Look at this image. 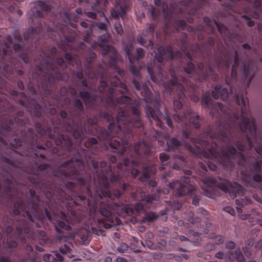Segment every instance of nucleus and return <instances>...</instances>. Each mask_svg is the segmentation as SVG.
I'll return each mask as SVG.
<instances>
[{
	"mask_svg": "<svg viewBox=\"0 0 262 262\" xmlns=\"http://www.w3.org/2000/svg\"><path fill=\"white\" fill-rule=\"evenodd\" d=\"M158 53L155 55V59L159 62H162L164 59V56H167L168 59H172L173 55V48L171 46L169 45L166 48L164 47H160L158 49Z\"/></svg>",
	"mask_w": 262,
	"mask_h": 262,
	"instance_id": "nucleus-25",
	"label": "nucleus"
},
{
	"mask_svg": "<svg viewBox=\"0 0 262 262\" xmlns=\"http://www.w3.org/2000/svg\"><path fill=\"white\" fill-rule=\"evenodd\" d=\"M77 126V128L74 129V126L71 123L67 122L63 123V128L67 132L72 133V136L75 139L81 140L84 138V133L86 132L85 126V125H79L78 123Z\"/></svg>",
	"mask_w": 262,
	"mask_h": 262,
	"instance_id": "nucleus-22",
	"label": "nucleus"
},
{
	"mask_svg": "<svg viewBox=\"0 0 262 262\" xmlns=\"http://www.w3.org/2000/svg\"><path fill=\"white\" fill-rule=\"evenodd\" d=\"M135 210L129 205L121 203V204L116 203H111V201L107 202V204H102L100 208V214L102 217L97 219L96 226L100 228L104 227L106 229L110 228L114 225L113 213H116L120 215L125 214L128 215H132L134 214Z\"/></svg>",
	"mask_w": 262,
	"mask_h": 262,
	"instance_id": "nucleus-11",
	"label": "nucleus"
},
{
	"mask_svg": "<svg viewBox=\"0 0 262 262\" xmlns=\"http://www.w3.org/2000/svg\"><path fill=\"white\" fill-rule=\"evenodd\" d=\"M203 181L205 185L203 188L204 194L211 199L220 195L219 189L228 193L232 199L237 195L242 196L244 194V187L237 182L232 183L228 180H224L222 182H219L215 179L209 177L204 178Z\"/></svg>",
	"mask_w": 262,
	"mask_h": 262,
	"instance_id": "nucleus-10",
	"label": "nucleus"
},
{
	"mask_svg": "<svg viewBox=\"0 0 262 262\" xmlns=\"http://www.w3.org/2000/svg\"><path fill=\"white\" fill-rule=\"evenodd\" d=\"M76 235L79 237L81 242L83 244H87L89 242V232L85 229H80L76 233Z\"/></svg>",
	"mask_w": 262,
	"mask_h": 262,
	"instance_id": "nucleus-44",
	"label": "nucleus"
},
{
	"mask_svg": "<svg viewBox=\"0 0 262 262\" xmlns=\"http://www.w3.org/2000/svg\"><path fill=\"white\" fill-rule=\"evenodd\" d=\"M180 48L182 51H185L187 49L188 36L186 33H184L180 39Z\"/></svg>",
	"mask_w": 262,
	"mask_h": 262,
	"instance_id": "nucleus-52",
	"label": "nucleus"
},
{
	"mask_svg": "<svg viewBox=\"0 0 262 262\" xmlns=\"http://www.w3.org/2000/svg\"><path fill=\"white\" fill-rule=\"evenodd\" d=\"M204 27L202 25H199L196 26L195 28H193L192 27H188V30L193 32L194 33H196L199 32H202L204 30Z\"/></svg>",
	"mask_w": 262,
	"mask_h": 262,
	"instance_id": "nucleus-63",
	"label": "nucleus"
},
{
	"mask_svg": "<svg viewBox=\"0 0 262 262\" xmlns=\"http://www.w3.org/2000/svg\"><path fill=\"white\" fill-rule=\"evenodd\" d=\"M79 96L83 100L86 105H93L95 102V98L91 96L90 93L88 91H80Z\"/></svg>",
	"mask_w": 262,
	"mask_h": 262,
	"instance_id": "nucleus-40",
	"label": "nucleus"
},
{
	"mask_svg": "<svg viewBox=\"0 0 262 262\" xmlns=\"http://www.w3.org/2000/svg\"><path fill=\"white\" fill-rule=\"evenodd\" d=\"M261 165L262 161L260 160L250 164L245 170L241 171L242 179L246 185L250 186L253 182H260L262 181Z\"/></svg>",
	"mask_w": 262,
	"mask_h": 262,
	"instance_id": "nucleus-16",
	"label": "nucleus"
},
{
	"mask_svg": "<svg viewBox=\"0 0 262 262\" xmlns=\"http://www.w3.org/2000/svg\"><path fill=\"white\" fill-rule=\"evenodd\" d=\"M239 64V58L237 51H235L234 55V63L231 69V77L227 76L225 79V82L227 85H230L231 80H236L237 77V70Z\"/></svg>",
	"mask_w": 262,
	"mask_h": 262,
	"instance_id": "nucleus-29",
	"label": "nucleus"
},
{
	"mask_svg": "<svg viewBox=\"0 0 262 262\" xmlns=\"http://www.w3.org/2000/svg\"><path fill=\"white\" fill-rule=\"evenodd\" d=\"M98 122V119L97 117H94L93 118H89L86 120V123L89 126H93L96 125Z\"/></svg>",
	"mask_w": 262,
	"mask_h": 262,
	"instance_id": "nucleus-62",
	"label": "nucleus"
},
{
	"mask_svg": "<svg viewBox=\"0 0 262 262\" xmlns=\"http://www.w3.org/2000/svg\"><path fill=\"white\" fill-rule=\"evenodd\" d=\"M154 4L156 6L161 7L162 8L164 19L166 20H168L169 16L170 15L169 13L174 8H172V6H171L170 9H169L167 3L163 0H154Z\"/></svg>",
	"mask_w": 262,
	"mask_h": 262,
	"instance_id": "nucleus-33",
	"label": "nucleus"
},
{
	"mask_svg": "<svg viewBox=\"0 0 262 262\" xmlns=\"http://www.w3.org/2000/svg\"><path fill=\"white\" fill-rule=\"evenodd\" d=\"M147 70L150 77L151 80L154 82H157L159 80L158 78L156 75H155L152 69L148 66Z\"/></svg>",
	"mask_w": 262,
	"mask_h": 262,
	"instance_id": "nucleus-61",
	"label": "nucleus"
},
{
	"mask_svg": "<svg viewBox=\"0 0 262 262\" xmlns=\"http://www.w3.org/2000/svg\"><path fill=\"white\" fill-rule=\"evenodd\" d=\"M207 0H182L180 5L185 7V10H183L182 8H174L171 10L169 13L168 20H165L166 24L164 26V31L165 33L168 34L169 33V28L171 25L175 26L174 28L177 31H179L177 27L184 30L186 26V23L184 19L173 20L171 16L173 13L177 12L179 11V13L181 14L187 12L189 15H194L196 11L202 8L203 6L207 5Z\"/></svg>",
	"mask_w": 262,
	"mask_h": 262,
	"instance_id": "nucleus-12",
	"label": "nucleus"
},
{
	"mask_svg": "<svg viewBox=\"0 0 262 262\" xmlns=\"http://www.w3.org/2000/svg\"><path fill=\"white\" fill-rule=\"evenodd\" d=\"M169 159V156L168 154L165 152H162L160 154V159L163 163V165L159 167L160 171L163 170L165 169L164 165H166V163L165 162H167Z\"/></svg>",
	"mask_w": 262,
	"mask_h": 262,
	"instance_id": "nucleus-55",
	"label": "nucleus"
},
{
	"mask_svg": "<svg viewBox=\"0 0 262 262\" xmlns=\"http://www.w3.org/2000/svg\"><path fill=\"white\" fill-rule=\"evenodd\" d=\"M75 161L78 164V169L74 166V160L73 159L66 161L54 171L55 176L58 178H69L76 180L78 183L85 187L86 194L91 199V206L90 207V212L95 213L97 211L100 213V208L103 204H107V202L112 201V194L117 198H120L124 192L129 189L130 185L128 183H123L121 186V190L114 189L110 196L101 194L100 199L95 198V191L92 193L91 190L90 183L92 181V176L85 167L83 161V158L80 156L75 159ZM109 191L111 192L110 190Z\"/></svg>",
	"mask_w": 262,
	"mask_h": 262,
	"instance_id": "nucleus-4",
	"label": "nucleus"
},
{
	"mask_svg": "<svg viewBox=\"0 0 262 262\" xmlns=\"http://www.w3.org/2000/svg\"><path fill=\"white\" fill-rule=\"evenodd\" d=\"M228 259L230 262L236 260L237 262H245L244 258L239 248H237L234 252H229L228 253Z\"/></svg>",
	"mask_w": 262,
	"mask_h": 262,
	"instance_id": "nucleus-34",
	"label": "nucleus"
},
{
	"mask_svg": "<svg viewBox=\"0 0 262 262\" xmlns=\"http://www.w3.org/2000/svg\"><path fill=\"white\" fill-rule=\"evenodd\" d=\"M58 139L55 140V144L57 146L60 145L62 141L64 142V146L65 148L68 151H72L73 149V142L70 137H66L63 134H60Z\"/></svg>",
	"mask_w": 262,
	"mask_h": 262,
	"instance_id": "nucleus-32",
	"label": "nucleus"
},
{
	"mask_svg": "<svg viewBox=\"0 0 262 262\" xmlns=\"http://www.w3.org/2000/svg\"><path fill=\"white\" fill-rule=\"evenodd\" d=\"M18 218L16 220L15 235L12 233L13 228L11 226H7L5 228L4 232L7 237L10 238L7 242L14 240L17 242L16 241H18L23 244L27 242L26 237H27L28 241L31 243H33L34 242H38L41 245H47L49 243L50 240L47 237L44 231L37 229L35 232H31V224H36V222H31L30 221L29 222L26 220L25 214L19 216Z\"/></svg>",
	"mask_w": 262,
	"mask_h": 262,
	"instance_id": "nucleus-7",
	"label": "nucleus"
},
{
	"mask_svg": "<svg viewBox=\"0 0 262 262\" xmlns=\"http://www.w3.org/2000/svg\"><path fill=\"white\" fill-rule=\"evenodd\" d=\"M167 148L166 150L167 151H174L179 149L182 145V143L176 138L173 137L167 139Z\"/></svg>",
	"mask_w": 262,
	"mask_h": 262,
	"instance_id": "nucleus-35",
	"label": "nucleus"
},
{
	"mask_svg": "<svg viewBox=\"0 0 262 262\" xmlns=\"http://www.w3.org/2000/svg\"><path fill=\"white\" fill-rule=\"evenodd\" d=\"M35 4L36 6L40 8L43 11L46 12L50 11L51 9L50 5L46 4L42 1H37L35 2Z\"/></svg>",
	"mask_w": 262,
	"mask_h": 262,
	"instance_id": "nucleus-56",
	"label": "nucleus"
},
{
	"mask_svg": "<svg viewBox=\"0 0 262 262\" xmlns=\"http://www.w3.org/2000/svg\"><path fill=\"white\" fill-rule=\"evenodd\" d=\"M162 191H163L162 189H159L157 190L158 194L161 193ZM139 195L140 199L139 201L136 202L134 205V210L138 213L143 211L144 209V205L141 202H145L147 204H151L153 201H157L159 199V194L146 195V193L143 191H140Z\"/></svg>",
	"mask_w": 262,
	"mask_h": 262,
	"instance_id": "nucleus-19",
	"label": "nucleus"
},
{
	"mask_svg": "<svg viewBox=\"0 0 262 262\" xmlns=\"http://www.w3.org/2000/svg\"><path fill=\"white\" fill-rule=\"evenodd\" d=\"M195 64L190 61H188L183 67V70L185 73L189 75H192L194 74H195Z\"/></svg>",
	"mask_w": 262,
	"mask_h": 262,
	"instance_id": "nucleus-47",
	"label": "nucleus"
},
{
	"mask_svg": "<svg viewBox=\"0 0 262 262\" xmlns=\"http://www.w3.org/2000/svg\"><path fill=\"white\" fill-rule=\"evenodd\" d=\"M92 163L98 181V184H95V198L96 199L101 198V194L110 196L111 195L109 191L110 184L106 175L102 170L99 171L98 162L93 161Z\"/></svg>",
	"mask_w": 262,
	"mask_h": 262,
	"instance_id": "nucleus-15",
	"label": "nucleus"
},
{
	"mask_svg": "<svg viewBox=\"0 0 262 262\" xmlns=\"http://www.w3.org/2000/svg\"><path fill=\"white\" fill-rule=\"evenodd\" d=\"M252 203V200L247 197H244L239 199L235 200V204L237 205L236 209L238 213H242V209L241 207H243L245 206L250 204Z\"/></svg>",
	"mask_w": 262,
	"mask_h": 262,
	"instance_id": "nucleus-42",
	"label": "nucleus"
},
{
	"mask_svg": "<svg viewBox=\"0 0 262 262\" xmlns=\"http://www.w3.org/2000/svg\"><path fill=\"white\" fill-rule=\"evenodd\" d=\"M96 57V53L93 52L91 54L90 56L85 58V61L84 63V66L86 70H91L93 69L92 63L94 59H95Z\"/></svg>",
	"mask_w": 262,
	"mask_h": 262,
	"instance_id": "nucleus-51",
	"label": "nucleus"
},
{
	"mask_svg": "<svg viewBox=\"0 0 262 262\" xmlns=\"http://www.w3.org/2000/svg\"><path fill=\"white\" fill-rule=\"evenodd\" d=\"M97 3H99V2L97 1L96 3L94 4L92 6V10L91 12H84V15L88 17L89 18L92 19H95L97 16V13L99 12V10L97 8Z\"/></svg>",
	"mask_w": 262,
	"mask_h": 262,
	"instance_id": "nucleus-49",
	"label": "nucleus"
},
{
	"mask_svg": "<svg viewBox=\"0 0 262 262\" xmlns=\"http://www.w3.org/2000/svg\"><path fill=\"white\" fill-rule=\"evenodd\" d=\"M215 61L216 62V66L217 68H219L221 66L222 62H223L225 68L228 69L231 63L230 57L228 54L227 53H225L224 55V57L223 58H220L219 59H216Z\"/></svg>",
	"mask_w": 262,
	"mask_h": 262,
	"instance_id": "nucleus-46",
	"label": "nucleus"
},
{
	"mask_svg": "<svg viewBox=\"0 0 262 262\" xmlns=\"http://www.w3.org/2000/svg\"><path fill=\"white\" fill-rule=\"evenodd\" d=\"M31 199L24 202L22 199L15 202L13 205V214L15 215H19L20 212H24L28 220L31 222H36L35 225L40 227L43 225L45 220L47 218L53 223L59 221L58 211H51V207L48 204L44 207V211L40 208V201L39 196L36 195L33 189H30Z\"/></svg>",
	"mask_w": 262,
	"mask_h": 262,
	"instance_id": "nucleus-6",
	"label": "nucleus"
},
{
	"mask_svg": "<svg viewBox=\"0 0 262 262\" xmlns=\"http://www.w3.org/2000/svg\"><path fill=\"white\" fill-rule=\"evenodd\" d=\"M72 14L71 12L66 9H63L60 12V15L63 18V27L60 28V31L62 34L65 33L64 27L70 26L73 28H76V25L71 22V19L72 18Z\"/></svg>",
	"mask_w": 262,
	"mask_h": 262,
	"instance_id": "nucleus-30",
	"label": "nucleus"
},
{
	"mask_svg": "<svg viewBox=\"0 0 262 262\" xmlns=\"http://www.w3.org/2000/svg\"><path fill=\"white\" fill-rule=\"evenodd\" d=\"M190 183V178L189 177H182L180 180L169 183L168 186L170 189L174 190L176 196L190 195L192 198V204L198 206L199 204L200 199L194 194V187Z\"/></svg>",
	"mask_w": 262,
	"mask_h": 262,
	"instance_id": "nucleus-14",
	"label": "nucleus"
},
{
	"mask_svg": "<svg viewBox=\"0 0 262 262\" xmlns=\"http://www.w3.org/2000/svg\"><path fill=\"white\" fill-rule=\"evenodd\" d=\"M43 258L45 262H62L63 260V257L58 253H56L54 255L46 254Z\"/></svg>",
	"mask_w": 262,
	"mask_h": 262,
	"instance_id": "nucleus-41",
	"label": "nucleus"
},
{
	"mask_svg": "<svg viewBox=\"0 0 262 262\" xmlns=\"http://www.w3.org/2000/svg\"><path fill=\"white\" fill-rule=\"evenodd\" d=\"M23 141L19 138H15L12 143H11V145L15 148H17L22 145Z\"/></svg>",
	"mask_w": 262,
	"mask_h": 262,
	"instance_id": "nucleus-64",
	"label": "nucleus"
},
{
	"mask_svg": "<svg viewBox=\"0 0 262 262\" xmlns=\"http://www.w3.org/2000/svg\"><path fill=\"white\" fill-rule=\"evenodd\" d=\"M27 255L26 256L24 262H36V253L33 251V248L31 245L28 244L26 248Z\"/></svg>",
	"mask_w": 262,
	"mask_h": 262,
	"instance_id": "nucleus-37",
	"label": "nucleus"
},
{
	"mask_svg": "<svg viewBox=\"0 0 262 262\" xmlns=\"http://www.w3.org/2000/svg\"><path fill=\"white\" fill-rule=\"evenodd\" d=\"M105 101L108 104L117 107L120 104H129L130 102V97L127 96H122L114 98L113 95H108L106 97Z\"/></svg>",
	"mask_w": 262,
	"mask_h": 262,
	"instance_id": "nucleus-27",
	"label": "nucleus"
},
{
	"mask_svg": "<svg viewBox=\"0 0 262 262\" xmlns=\"http://www.w3.org/2000/svg\"><path fill=\"white\" fill-rule=\"evenodd\" d=\"M159 217V215L155 212H150L145 214L142 220L144 223H151L158 219Z\"/></svg>",
	"mask_w": 262,
	"mask_h": 262,
	"instance_id": "nucleus-48",
	"label": "nucleus"
},
{
	"mask_svg": "<svg viewBox=\"0 0 262 262\" xmlns=\"http://www.w3.org/2000/svg\"><path fill=\"white\" fill-rule=\"evenodd\" d=\"M107 169L111 172V176L110 178V182L112 183H117L121 185L122 181V174H121L120 172L119 171L118 173H115L112 171V166H108Z\"/></svg>",
	"mask_w": 262,
	"mask_h": 262,
	"instance_id": "nucleus-39",
	"label": "nucleus"
},
{
	"mask_svg": "<svg viewBox=\"0 0 262 262\" xmlns=\"http://www.w3.org/2000/svg\"><path fill=\"white\" fill-rule=\"evenodd\" d=\"M73 248V245L72 243L66 242L63 246H61L59 248V251L61 253L64 254H71L72 252V248Z\"/></svg>",
	"mask_w": 262,
	"mask_h": 262,
	"instance_id": "nucleus-50",
	"label": "nucleus"
},
{
	"mask_svg": "<svg viewBox=\"0 0 262 262\" xmlns=\"http://www.w3.org/2000/svg\"><path fill=\"white\" fill-rule=\"evenodd\" d=\"M187 221L193 226L199 227L201 224V220L199 217H194V213L189 211L187 215Z\"/></svg>",
	"mask_w": 262,
	"mask_h": 262,
	"instance_id": "nucleus-45",
	"label": "nucleus"
},
{
	"mask_svg": "<svg viewBox=\"0 0 262 262\" xmlns=\"http://www.w3.org/2000/svg\"><path fill=\"white\" fill-rule=\"evenodd\" d=\"M133 83L136 90L140 91L147 102L146 105V114L148 119L151 121L154 120L157 124H161L160 117L162 115L158 108H153L149 104L152 101V93L147 85L145 83H140L136 79H133Z\"/></svg>",
	"mask_w": 262,
	"mask_h": 262,
	"instance_id": "nucleus-13",
	"label": "nucleus"
},
{
	"mask_svg": "<svg viewBox=\"0 0 262 262\" xmlns=\"http://www.w3.org/2000/svg\"><path fill=\"white\" fill-rule=\"evenodd\" d=\"M12 190V185H6L3 189V191L8 196V200H10L13 198V195L11 193Z\"/></svg>",
	"mask_w": 262,
	"mask_h": 262,
	"instance_id": "nucleus-60",
	"label": "nucleus"
},
{
	"mask_svg": "<svg viewBox=\"0 0 262 262\" xmlns=\"http://www.w3.org/2000/svg\"><path fill=\"white\" fill-rule=\"evenodd\" d=\"M98 74L101 76V78L100 81V85L98 87V90L100 93H102L105 91L109 82L112 86L114 87L119 86L121 89L119 90L120 94L123 95L128 93V89L127 85L125 83L120 82V79L117 77V74L113 75V79H112L111 76L103 71L99 72Z\"/></svg>",
	"mask_w": 262,
	"mask_h": 262,
	"instance_id": "nucleus-18",
	"label": "nucleus"
},
{
	"mask_svg": "<svg viewBox=\"0 0 262 262\" xmlns=\"http://www.w3.org/2000/svg\"><path fill=\"white\" fill-rule=\"evenodd\" d=\"M109 39L110 35L108 34L101 36L98 39L97 41H95L92 44L91 48L93 49H96L98 46L101 48H106L103 54H107L111 50V47L107 44Z\"/></svg>",
	"mask_w": 262,
	"mask_h": 262,
	"instance_id": "nucleus-28",
	"label": "nucleus"
},
{
	"mask_svg": "<svg viewBox=\"0 0 262 262\" xmlns=\"http://www.w3.org/2000/svg\"><path fill=\"white\" fill-rule=\"evenodd\" d=\"M8 122L10 125H12L14 123L18 126H24L25 125V121L17 117H15L13 119H9Z\"/></svg>",
	"mask_w": 262,
	"mask_h": 262,
	"instance_id": "nucleus-54",
	"label": "nucleus"
},
{
	"mask_svg": "<svg viewBox=\"0 0 262 262\" xmlns=\"http://www.w3.org/2000/svg\"><path fill=\"white\" fill-rule=\"evenodd\" d=\"M17 246V243L14 240H10L6 242V249L5 255H0V262H12V255L14 250L12 248H15Z\"/></svg>",
	"mask_w": 262,
	"mask_h": 262,
	"instance_id": "nucleus-26",
	"label": "nucleus"
},
{
	"mask_svg": "<svg viewBox=\"0 0 262 262\" xmlns=\"http://www.w3.org/2000/svg\"><path fill=\"white\" fill-rule=\"evenodd\" d=\"M133 48V46L132 44L130 43H127L125 45L124 48V50L130 63V71L132 74L135 76L136 77L139 78L140 77V69L136 68L133 64L135 62V58L131 52Z\"/></svg>",
	"mask_w": 262,
	"mask_h": 262,
	"instance_id": "nucleus-23",
	"label": "nucleus"
},
{
	"mask_svg": "<svg viewBox=\"0 0 262 262\" xmlns=\"http://www.w3.org/2000/svg\"><path fill=\"white\" fill-rule=\"evenodd\" d=\"M145 56L144 51L141 48H137L136 49V55L134 57L135 61L136 60L139 61V60L143 58Z\"/></svg>",
	"mask_w": 262,
	"mask_h": 262,
	"instance_id": "nucleus-57",
	"label": "nucleus"
},
{
	"mask_svg": "<svg viewBox=\"0 0 262 262\" xmlns=\"http://www.w3.org/2000/svg\"><path fill=\"white\" fill-rule=\"evenodd\" d=\"M130 5V0H115V8H112L111 10L112 17L115 19L119 16L122 17Z\"/></svg>",
	"mask_w": 262,
	"mask_h": 262,
	"instance_id": "nucleus-21",
	"label": "nucleus"
},
{
	"mask_svg": "<svg viewBox=\"0 0 262 262\" xmlns=\"http://www.w3.org/2000/svg\"><path fill=\"white\" fill-rule=\"evenodd\" d=\"M73 105L74 107L78 108V110L82 113L84 112V109L81 101L79 99H75L73 102Z\"/></svg>",
	"mask_w": 262,
	"mask_h": 262,
	"instance_id": "nucleus-58",
	"label": "nucleus"
},
{
	"mask_svg": "<svg viewBox=\"0 0 262 262\" xmlns=\"http://www.w3.org/2000/svg\"><path fill=\"white\" fill-rule=\"evenodd\" d=\"M115 52L114 51V55L109 59L108 66L112 69L116 70L119 75L122 76L123 71L117 65V56Z\"/></svg>",
	"mask_w": 262,
	"mask_h": 262,
	"instance_id": "nucleus-38",
	"label": "nucleus"
},
{
	"mask_svg": "<svg viewBox=\"0 0 262 262\" xmlns=\"http://www.w3.org/2000/svg\"><path fill=\"white\" fill-rule=\"evenodd\" d=\"M198 71L195 72V76L197 80L199 82H203L208 79L209 75L212 74V78L216 80L218 78V75L216 74H213V70L211 65L209 64L205 70H204V64L200 62L197 64Z\"/></svg>",
	"mask_w": 262,
	"mask_h": 262,
	"instance_id": "nucleus-20",
	"label": "nucleus"
},
{
	"mask_svg": "<svg viewBox=\"0 0 262 262\" xmlns=\"http://www.w3.org/2000/svg\"><path fill=\"white\" fill-rule=\"evenodd\" d=\"M212 97L217 99L219 97L223 100H225L228 97V91L226 88H222L221 85H216L211 91Z\"/></svg>",
	"mask_w": 262,
	"mask_h": 262,
	"instance_id": "nucleus-31",
	"label": "nucleus"
},
{
	"mask_svg": "<svg viewBox=\"0 0 262 262\" xmlns=\"http://www.w3.org/2000/svg\"><path fill=\"white\" fill-rule=\"evenodd\" d=\"M171 79L164 83L166 91L171 94L176 90L177 92V98L178 100L173 101V106L176 114L173 115L175 122L178 123L183 128V141L186 144V148L196 157H204L208 159L206 162L207 167L212 171H215L217 166L209 160L216 161L224 168L231 170L233 167L232 157L237 154L236 148L232 145H228L227 149L217 150L216 142H209V139H215L218 141L230 143L237 131H231L236 126V120L238 114L235 113L231 117L229 123L225 126L220 127L219 131L211 132V127L208 126L206 131L202 135L197 138L191 137L192 128H200V117L195 115L190 108L187 107L183 112V115L179 114L177 111L183 108V99L187 95L194 102L199 101L200 98L197 94L198 87L186 78H178L173 72L170 73Z\"/></svg>",
	"mask_w": 262,
	"mask_h": 262,
	"instance_id": "nucleus-1",
	"label": "nucleus"
},
{
	"mask_svg": "<svg viewBox=\"0 0 262 262\" xmlns=\"http://www.w3.org/2000/svg\"><path fill=\"white\" fill-rule=\"evenodd\" d=\"M126 106H129L132 111V113L135 116V117L130 118L128 113L125 109L119 111L117 114V120L118 123H121L123 127L124 138L121 139L118 138L115 139V142H117V145L120 144V141L123 144L128 143L129 140L133 138V129L134 127L140 128L142 125V122L140 119V103L139 101H135L132 103V99L130 98V102L129 104H125Z\"/></svg>",
	"mask_w": 262,
	"mask_h": 262,
	"instance_id": "nucleus-9",
	"label": "nucleus"
},
{
	"mask_svg": "<svg viewBox=\"0 0 262 262\" xmlns=\"http://www.w3.org/2000/svg\"><path fill=\"white\" fill-rule=\"evenodd\" d=\"M34 126L36 129L37 133L40 136H43L48 133L50 138L54 139L55 135L53 134H51L52 128L51 127H48L46 129L42 128V124L40 122H35Z\"/></svg>",
	"mask_w": 262,
	"mask_h": 262,
	"instance_id": "nucleus-36",
	"label": "nucleus"
},
{
	"mask_svg": "<svg viewBox=\"0 0 262 262\" xmlns=\"http://www.w3.org/2000/svg\"><path fill=\"white\" fill-rule=\"evenodd\" d=\"M99 115L100 117L110 122V124L108 130L103 127H100L98 133V139L107 142L113 149L115 150V152L120 151L121 154H123L126 151V147L124 145L127 144H123L120 141V144L117 145V142L115 143L114 141L118 138H124V134L123 133L124 129L122 125L118 122L117 116L115 119L113 116L106 112H101Z\"/></svg>",
	"mask_w": 262,
	"mask_h": 262,
	"instance_id": "nucleus-8",
	"label": "nucleus"
},
{
	"mask_svg": "<svg viewBox=\"0 0 262 262\" xmlns=\"http://www.w3.org/2000/svg\"><path fill=\"white\" fill-rule=\"evenodd\" d=\"M234 101L239 106L242 105L241 108V121L238 122L239 114L238 112L234 111L227 113L225 106L220 102H214L210 98L209 92H206L202 95L201 103L203 107L210 108V115L212 117L219 118L221 114L224 115L226 120L224 122L219 121V127L216 131H219L220 127L225 126L229 123L232 115L235 113L238 114V118L236 120V126L231 131H237L238 127L243 134L246 135L244 138H239L234 143L237 148L241 151H244L246 148L251 149L253 147L252 139H255L256 136V120L253 117L249 111L248 106H247V102L243 94L236 93L233 95Z\"/></svg>",
	"mask_w": 262,
	"mask_h": 262,
	"instance_id": "nucleus-3",
	"label": "nucleus"
},
{
	"mask_svg": "<svg viewBox=\"0 0 262 262\" xmlns=\"http://www.w3.org/2000/svg\"><path fill=\"white\" fill-rule=\"evenodd\" d=\"M242 72L244 79L247 81L249 86L255 74L253 66L249 61L243 62Z\"/></svg>",
	"mask_w": 262,
	"mask_h": 262,
	"instance_id": "nucleus-24",
	"label": "nucleus"
},
{
	"mask_svg": "<svg viewBox=\"0 0 262 262\" xmlns=\"http://www.w3.org/2000/svg\"><path fill=\"white\" fill-rule=\"evenodd\" d=\"M34 115L37 117L39 118L41 116V106L37 103H35L33 106Z\"/></svg>",
	"mask_w": 262,
	"mask_h": 262,
	"instance_id": "nucleus-59",
	"label": "nucleus"
},
{
	"mask_svg": "<svg viewBox=\"0 0 262 262\" xmlns=\"http://www.w3.org/2000/svg\"><path fill=\"white\" fill-rule=\"evenodd\" d=\"M38 71L42 73V69H46L47 72L43 75V79L46 80L49 83H53L55 79L60 80L62 78V75L58 69L55 70L54 66L51 62L50 57L48 55H44L42 60L40 62V65L37 67Z\"/></svg>",
	"mask_w": 262,
	"mask_h": 262,
	"instance_id": "nucleus-17",
	"label": "nucleus"
},
{
	"mask_svg": "<svg viewBox=\"0 0 262 262\" xmlns=\"http://www.w3.org/2000/svg\"><path fill=\"white\" fill-rule=\"evenodd\" d=\"M208 237L209 238L214 240L215 244L217 245L222 244L225 240L224 236L220 235H216L214 233H210Z\"/></svg>",
	"mask_w": 262,
	"mask_h": 262,
	"instance_id": "nucleus-53",
	"label": "nucleus"
},
{
	"mask_svg": "<svg viewBox=\"0 0 262 262\" xmlns=\"http://www.w3.org/2000/svg\"><path fill=\"white\" fill-rule=\"evenodd\" d=\"M41 28L42 26L41 24H39L35 28L33 27H30L28 31L25 32L23 34L24 39L25 40H28L31 35L38 34L40 32Z\"/></svg>",
	"mask_w": 262,
	"mask_h": 262,
	"instance_id": "nucleus-43",
	"label": "nucleus"
},
{
	"mask_svg": "<svg viewBox=\"0 0 262 262\" xmlns=\"http://www.w3.org/2000/svg\"><path fill=\"white\" fill-rule=\"evenodd\" d=\"M127 145H124L126 147V151L123 154H121L120 152H115L113 149V152L123 156L126 152L128 156L123 160V163H119L117 165V169L119 171H122L123 168L125 167L126 169L127 167L130 166L129 169L130 174L133 178H136L139 174V170L135 167H140L142 165V173L139 177V180L142 182L148 181L151 174H154L156 172V165H147L142 163L141 158V152L146 157H149L151 155L150 145L146 143L144 141L137 142L132 148L130 146Z\"/></svg>",
	"mask_w": 262,
	"mask_h": 262,
	"instance_id": "nucleus-5",
	"label": "nucleus"
},
{
	"mask_svg": "<svg viewBox=\"0 0 262 262\" xmlns=\"http://www.w3.org/2000/svg\"><path fill=\"white\" fill-rule=\"evenodd\" d=\"M29 180L43 191L50 201L56 198L62 206H64L66 212L62 211L58 212L59 221L54 223L57 232L61 234L64 231H70L71 227L69 224H74L83 220L88 207L90 208L91 206V199L86 194L85 187L78 183L81 187L85 189L84 195H80L79 193L74 191V183L68 182L65 184V188L69 193L67 194L62 189H56L52 182L48 180L42 181L38 174L32 175Z\"/></svg>",
	"mask_w": 262,
	"mask_h": 262,
	"instance_id": "nucleus-2",
	"label": "nucleus"
}]
</instances>
